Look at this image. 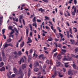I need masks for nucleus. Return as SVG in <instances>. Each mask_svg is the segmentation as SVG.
<instances>
[{
  "label": "nucleus",
  "instance_id": "21",
  "mask_svg": "<svg viewBox=\"0 0 78 78\" xmlns=\"http://www.w3.org/2000/svg\"><path fill=\"white\" fill-rule=\"evenodd\" d=\"M3 65H4V63H3V62H2L0 63V67H2Z\"/></svg>",
  "mask_w": 78,
  "mask_h": 78
},
{
  "label": "nucleus",
  "instance_id": "40",
  "mask_svg": "<svg viewBox=\"0 0 78 78\" xmlns=\"http://www.w3.org/2000/svg\"><path fill=\"white\" fill-rule=\"evenodd\" d=\"M63 60L64 61H67V58H63Z\"/></svg>",
  "mask_w": 78,
  "mask_h": 78
},
{
  "label": "nucleus",
  "instance_id": "58",
  "mask_svg": "<svg viewBox=\"0 0 78 78\" xmlns=\"http://www.w3.org/2000/svg\"><path fill=\"white\" fill-rule=\"evenodd\" d=\"M48 23H50V25H53V24H52V22H51L49 21Z\"/></svg>",
  "mask_w": 78,
  "mask_h": 78
},
{
  "label": "nucleus",
  "instance_id": "17",
  "mask_svg": "<svg viewBox=\"0 0 78 78\" xmlns=\"http://www.w3.org/2000/svg\"><path fill=\"white\" fill-rule=\"evenodd\" d=\"M24 44H25V43L24 42V41L22 42V44H21L20 45V47H23Z\"/></svg>",
  "mask_w": 78,
  "mask_h": 78
},
{
  "label": "nucleus",
  "instance_id": "55",
  "mask_svg": "<svg viewBox=\"0 0 78 78\" xmlns=\"http://www.w3.org/2000/svg\"><path fill=\"white\" fill-rule=\"evenodd\" d=\"M73 28H74V29H76L74 31L75 33H76V32H77V31H78V30H77V29H76V28H75V27H74Z\"/></svg>",
  "mask_w": 78,
  "mask_h": 78
},
{
  "label": "nucleus",
  "instance_id": "7",
  "mask_svg": "<svg viewBox=\"0 0 78 78\" xmlns=\"http://www.w3.org/2000/svg\"><path fill=\"white\" fill-rule=\"evenodd\" d=\"M55 47H59L60 48H61V47H62V45L61 44H58V45H57V43L55 44Z\"/></svg>",
  "mask_w": 78,
  "mask_h": 78
},
{
  "label": "nucleus",
  "instance_id": "8",
  "mask_svg": "<svg viewBox=\"0 0 78 78\" xmlns=\"http://www.w3.org/2000/svg\"><path fill=\"white\" fill-rule=\"evenodd\" d=\"M31 75V70H30V69H28V76H30Z\"/></svg>",
  "mask_w": 78,
  "mask_h": 78
},
{
  "label": "nucleus",
  "instance_id": "5",
  "mask_svg": "<svg viewBox=\"0 0 78 78\" xmlns=\"http://www.w3.org/2000/svg\"><path fill=\"white\" fill-rule=\"evenodd\" d=\"M28 41L27 42V44H28V43H31V42H32V41L31 40V38L29 37H28Z\"/></svg>",
  "mask_w": 78,
  "mask_h": 78
},
{
  "label": "nucleus",
  "instance_id": "56",
  "mask_svg": "<svg viewBox=\"0 0 78 78\" xmlns=\"http://www.w3.org/2000/svg\"><path fill=\"white\" fill-rule=\"evenodd\" d=\"M33 53V49H30V53Z\"/></svg>",
  "mask_w": 78,
  "mask_h": 78
},
{
  "label": "nucleus",
  "instance_id": "1",
  "mask_svg": "<svg viewBox=\"0 0 78 78\" xmlns=\"http://www.w3.org/2000/svg\"><path fill=\"white\" fill-rule=\"evenodd\" d=\"M71 31H72V29H71L70 28H69V30L66 31V33L68 38H69V37H70V36L69 35V32H70Z\"/></svg>",
  "mask_w": 78,
  "mask_h": 78
},
{
  "label": "nucleus",
  "instance_id": "10",
  "mask_svg": "<svg viewBox=\"0 0 78 78\" xmlns=\"http://www.w3.org/2000/svg\"><path fill=\"white\" fill-rule=\"evenodd\" d=\"M44 11V9H42V8H40L38 9V11H41V13L43 12V11Z\"/></svg>",
  "mask_w": 78,
  "mask_h": 78
},
{
  "label": "nucleus",
  "instance_id": "13",
  "mask_svg": "<svg viewBox=\"0 0 78 78\" xmlns=\"http://www.w3.org/2000/svg\"><path fill=\"white\" fill-rule=\"evenodd\" d=\"M70 42L72 43V44H75V41L73 40H70Z\"/></svg>",
  "mask_w": 78,
  "mask_h": 78
},
{
  "label": "nucleus",
  "instance_id": "36",
  "mask_svg": "<svg viewBox=\"0 0 78 78\" xmlns=\"http://www.w3.org/2000/svg\"><path fill=\"white\" fill-rule=\"evenodd\" d=\"M35 16V15H34V13L33 14V15H31V16L30 17V18H33V17L34 16Z\"/></svg>",
  "mask_w": 78,
  "mask_h": 78
},
{
  "label": "nucleus",
  "instance_id": "44",
  "mask_svg": "<svg viewBox=\"0 0 78 78\" xmlns=\"http://www.w3.org/2000/svg\"><path fill=\"white\" fill-rule=\"evenodd\" d=\"M11 76L12 78H14V77H15V76H16V74H13L12 76Z\"/></svg>",
  "mask_w": 78,
  "mask_h": 78
},
{
  "label": "nucleus",
  "instance_id": "60",
  "mask_svg": "<svg viewBox=\"0 0 78 78\" xmlns=\"http://www.w3.org/2000/svg\"><path fill=\"white\" fill-rule=\"evenodd\" d=\"M62 51L63 52H66V49H62Z\"/></svg>",
  "mask_w": 78,
  "mask_h": 78
},
{
  "label": "nucleus",
  "instance_id": "16",
  "mask_svg": "<svg viewBox=\"0 0 78 78\" xmlns=\"http://www.w3.org/2000/svg\"><path fill=\"white\" fill-rule=\"evenodd\" d=\"M12 41V39H11L10 38L7 39V41L8 42H11Z\"/></svg>",
  "mask_w": 78,
  "mask_h": 78
},
{
  "label": "nucleus",
  "instance_id": "50",
  "mask_svg": "<svg viewBox=\"0 0 78 78\" xmlns=\"http://www.w3.org/2000/svg\"><path fill=\"white\" fill-rule=\"evenodd\" d=\"M35 64H36V66H39V63H38V62H37L36 63H35Z\"/></svg>",
  "mask_w": 78,
  "mask_h": 78
},
{
  "label": "nucleus",
  "instance_id": "63",
  "mask_svg": "<svg viewBox=\"0 0 78 78\" xmlns=\"http://www.w3.org/2000/svg\"><path fill=\"white\" fill-rule=\"evenodd\" d=\"M56 36L58 39V38H59L60 36H59V35L58 34H57Z\"/></svg>",
  "mask_w": 78,
  "mask_h": 78
},
{
  "label": "nucleus",
  "instance_id": "18",
  "mask_svg": "<svg viewBox=\"0 0 78 78\" xmlns=\"http://www.w3.org/2000/svg\"><path fill=\"white\" fill-rule=\"evenodd\" d=\"M72 60V57H69L67 58V61H69Z\"/></svg>",
  "mask_w": 78,
  "mask_h": 78
},
{
  "label": "nucleus",
  "instance_id": "43",
  "mask_svg": "<svg viewBox=\"0 0 78 78\" xmlns=\"http://www.w3.org/2000/svg\"><path fill=\"white\" fill-rule=\"evenodd\" d=\"M73 66L74 69H76V65L75 64H73Z\"/></svg>",
  "mask_w": 78,
  "mask_h": 78
},
{
  "label": "nucleus",
  "instance_id": "14",
  "mask_svg": "<svg viewBox=\"0 0 78 78\" xmlns=\"http://www.w3.org/2000/svg\"><path fill=\"white\" fill-rule=\"evenodd\" d=\"M48 64H50V65H53V62H52V60H50L49 62H48Z\"/></svg>",
  "mask_w": 78,
  "mask_h": 78
},
{
  "label": "nucleus",
  "instance_id": "27",
  "mask_svg": "<svg viewBox=\"0 0 78 78\" xmlns=\"http://www.w3.org/2000/svg\"><path fill=\"white\" fill-rule=\"evenodd\" d=\"M75 53H76L78 52V48H76L75 50Z\"/></svg>",
  "mask_w": 78,
  "mask_h": 78
},
{
  "label": "nucleus",
  "instance_id": "38",
  "mask_svg": "<svg viewBox=\"0 0 78 78\" xmlns=\"http://www.w3.org/2000/svg\"><path fill=\"white\" fill-rule=\"evenodd\" d=\"M67 64H68V63H65V66L66 67H69V66L68 65H67Z\"/></svg>",
  "mask_w": 78,
  "mask_h": 78
},
{
  "label": "nucleus",
  "instance_id": "45",
  "mask_svg": "<svg viewBox=\"0 0 78 78\" xmlns=\"http://www.w3.org/2000/svg\"><path fill=\"white\" fill-rule=\"evenodd\" d=\"M14 33L12 31H11V32L10 33V35L9 36V37H11V35L12 34H13V33Z\"/></svg>",
  "mask_w": 78,
  "mask_h": 78
},
{
  "label": "nucleus",
  "instance_id": "37",
  "mask_svg": "<svg viewBox=\"0 0 78 78\" xmlns=\"http://www.w3.org/2000/svg\"><path fill=\"white\" fill-rule=\"evenodd\" d=\"M3 60V58L1 57V54L0 53V62L1 61H2V60Z\"/></svg>",
  "mask_w": 78,
  "mask_h": 78
},
{
  "label": "nucleus",
  "instance_id": "26",
  "mask_svg": "<svg viewBox=\"0 0 78 78\" xmlns=\"http://www.w3.org/2000/svg\"><path fill=\"white\" fill-rule=\"evenodd\" d=\"M68 74L69 75H72V72L71 71H68Z\"/></svg>",
  "mask_w": 78,
  "mask_h": 78
},
{
  "label": "nucleus",
  "instance_id": "46",
  "mask_svg": "<svg viewBox=\"0 0 78 78\" xmlns=\"http://www.w3.org/2000/svg\"><path fill=\"white\" fill-rule=\"evenodd\" d=\"M23 19V16H20V20H21Z\"/></svg>",
  "mask_w": 78,
  "mask_h": 78
},
{
  "label": "nucleus",
  "instance_id": "57",
  "mask_svg": "<svg viewBox=\"0 0 78 78\" xmlns=\"http://www.w3.org/2000/svg\"><path fill=\"white\" fill-rule=\"evenodd\" d=\"M74 4H76L77 3V1H76V0H74Z\"/></svg>",
  "mask_w": 78,
  "mask_h": 78
},
{
  "label": "nucleus",
  "instance_id": "33",
  "mask_svg": "<svg viewBox=\"0 0 78 78\" xmlns=\"http://www.w3.org/2000/svg\"><path fill=\"white\" fill-rule=\"evenodd\" d=\"M61 73H58V76H59V77H62V76H63L62 75H61Z\"/></svg>",
  "mask_w": 78,
  "mask_h": 78
},
{
  "label": "nucleus",
  "instance_id": "54",
  "mask_svg": "<svg viewBox=\"0 0 78 78\" xmlns=\"http://www.w3.org/2000/svg\"><path fill=\"white\" fill-rule=\"evenodd\" d=\"M29 66L30 67V69H32V64H30V65H29Z\"/></svg>",
  "mask_w": 78,
  "mask_h": 78
},
{
  "label": "nucleus",
  "instance_id": "42",
  "mask_svg": "<svg viewBox=\"0 0 78 78\" xmlns=\"http://www.w3.org/2000/svg\"><path fill=\"white\" fill-rule=\"evenodd\" d=\"M9 30H11L12 28V26H9L8 27Z\"/></svg>",
  "mask_w": 78,
  "mask_h": 78
},
{
  "label": "nucleus",
  "instance_id": "28",
  "mask_svg": "<svg viewBox=\"0 0 78 78\" xmlns=\"http://www.w3.org/2000/svg\"><path fill=\"white\" fill-rule=\"evenodd\" d=\"M35 56L36 58H37V57L38 55H37V54L36 55V53H35V52H34V53L33 54V57H34V56Z\"/></svg>",
  "mask_w": 78,
  "mask_h": 78
},
{
  "label": "nucleus",
  "instance_id": "9",
  "mask_svg": "<svg viewBox=\"0 0 78 78\" xmlns=\"http://www.w3.org/2000/svg\"><path fill=\"white\" fill-rule=\"evenodd\" d=\"M57 64L56 66L57 67H59L60 66V62H59L58 61H56Z\"/></svg>",
  "mask_w": 78,
  "mask_h": 78
},
{
  "label": "nucleus",
  "instance_id": "2",
  "mask_svg": "<svg viewBox=\"0 0 78 78\" xmlns=\"http://www.w3.org/2000/svg\"><path fill=\"white\" fill-rule=\"evenodd\" d=\"M76 8L75 7L74 9V11L72 12V15L73 16H75L76 11Z\"/></svg>",
  "mask_w": 78,
  "mask_h": 78
},
{
  "label": "nucleus",
  "instance_id": "49",
  "mask_svg": "<svg viewBox=\"0 0 78 78\" xmlns=\"http://www.w3.org/2000/svg\"><path fill=\"white\" fill-rule=\"evenodd\" d=\"M56 51H57V48H55L54 49L53 52H55Z\"/></svg>",
  "mask_w": 78,
  "mask_h": 78
},
{
  "label": "nucleus",
  "instance_id": "24",
  "mask_svg": "<svg viewBox=\"0 0 78 78\" xmlns=\"http://www.w3.org/2000/svg\"><path fill=\"white\" fill-rule=\"evenodd\" d=\"M36 16H34L32 20L33 22H34V23L36 22Z\"/></svg>",
  "mask_w": 78,
  "mask_h": 78
},
{
  "label": "nucleus",
  "instance_id": "59",
  "mask_svg": "<svg viewBox=\"0 0 78 78\" xmlns=\"http://www.w3.org/2000/svg\"><path fill=\"white\" fill-rule=\"evenodd\" d=\"M72 1H73V0H70L69 2V3L70 4L72 3Z\"/></svg>",
  "mask_w": 78,
  "mask_h": 78
},
{
  "label": "nucleus",
  "instance_id": "62",
  "mask_svg": "<svg viewBox=\"0 0 78 78\" xmlns=\"http://www.w3.org/2000/svg\"><path fill=\"white\" fill-rule=\"evenodd\" d=\"M53 30V31L54 33H56V29H54V30Z\"/></svg>",
  "mask_w": 78,
  "mask_h": 78
},
{
  "label": "nucleus",
  "instance_id": "32",
  "mask_svg": "<svg viewBox=\"0 0 78 78\" xmlns=\"http://www.w3.org/2000/svg\"><path fill=\"white\" fill-rule=\"evenodd\" d=\"M49 39H48V41H51L53 40V39L51 37H49Z\"/></svg>",
  "mask_w": 78,
  "mask_h": 78
},
{
  "label": "nucleus",
  "instance_id": "39",
  "mask_svg": "<svg viewBox=\"0 0 78 78\" xmlns=\"http://www.w3.org/2000/svg\"><path fill=\"white\" fill-rule=\"evenodd\" d=\"M44 2H46V3H48V0H42Z\"/></svg>",
  "mask_w": 78,
  "mask_h": 78
},
{
  "label": "nucleus",
  "instance_id": "12",
  "mask_svg": "<svg viewBox=\"0 0 78 78\" xmlns=\"http://www.w3.org/2000/svg\"><path fill=\"white\" fill-rule=\"evenodd\" d=\"M5 68L4 67H3L2 68L0 69V71L2 72V71H5Z\"/></svg>",
  "mask_w": 78,
  "mask_h": 78
},
{
  "label": "nucleus",
  "instance_id": "64",
  "mask_svg": "<svg viewBox=\"0 0 78 78\" xmlns=\"http://www.w3.org/2000/svg\"><path fill=\"white\" fill-rule=\"evenodd\" d=\"M42 31L43 32V33H45V34H47V32L45 31V30H43Z\"/></svg>",
  "mask_w": 78,
  "mask_h": 78
},
{
  "label": "nucleus",
  "instance_id": "19",
  "mask_svg": "<svg viewBox=\"0 0 78 78\" xmlns=\"http://www.w3.org/2000/svg\"><path fill=\"white\" fill-rule=\"evenodd\" d=\"M58 34L61 37V38L62 39V37H64V35L62 34L61 33H59Z\"/></svg>",
  "mask_w": 78,
  "mask_h": 78
},
{
  "label": "nucleus",
  "instance_id": "11",
  "mask_svg": "<svg viewBox=\"0 0 78 78\" xmlns=\"http://www.w3.org/2000/svg\"><path fill=\"white\" fill-rule=\"evenodd\" d=\"M61 58L62 57H61V55H59L57 56V58L58 59L60 60L61 59Z\"/></svg>",
  "mask_w": 78,
  "mask_h": 78
},
{
  "label": "nucleus",
  "instance_id": "41",
  "mask_svg": "<svg viewBox=\"0 0 78 78\" xmlns=\"http://www.w3.org/2000/svg\"><path fill=\"white\" fill-rule=\"evenodd\" d=\"M45 18L46 19H47V20H50V18L48 17V16H45Z\"/></svg>",
  "mask_w": 78,
  "mask_h": 78
},
{
  "label": "nucleus",
  "instance_id": "3",
  "mask_svg": "<svg viewBox=\"0 0 78 78\" xmlns=\"http://www.w3.org/2000/svg\"><path fill=\"white\" fill-rule=\"evenodd\" d=\"M14 30L15 31L16 33H15V35H16V36H18V34H19V31L16 27H14Z\"/></svg>",
  "mask_w": 78,
  "mask_h": 78
},
{
  "label": "nucleus",
  "instance_id": "20",
  "mask_svg": "<svg viewBox=\"0 0 78 78\" xmlns=\"http://www.w3.org/2000/svg\"><path fill=\"white\" fill-rule=\"evenodd\" d=\"M13 70L15 73H17V70L16 68H14L13 69Z\"/></svg>",
  "mask_w": 78,
  "mask_h": 78
},
{
  "label": "nucleus",
  "instance_id": "52",
  "mask_svg": "<svg viewBox=\"0 0 78 78\" xmlns=\"http://www.w3.org/2000/svg\"><path fill=\"white\" fill-rule=\"evenodd\" d=\"M37 22L41 23V20H39V19H37Z\"/></svg>",
  "mask_w": 78,
  "mask_h": 78
},
{
  "label": "nucleus",
  "instance_id": "22",
  "mask_svg": "<svg viewBox=\"0 0 78 78\" xmlns=\"http://www.w3.org/2000/svg\"><path fill=\"white\" fill-rule=\"evenodd\" d=\"M39 70V69L37 68H35L34 69V72H37V71H38Z\"/></svg>",
  "mask_w": 78,
  "mask_h": 78
},
{
  "label": "nucleus",
  "instance_id": "34",
  "mask_svg": "<svg viewBox=\"0 0 78 78\" xmlns=\"http://www.w3.org/2000/svg\"><path fill=\"white\" fill-rule=\"evenodd\" d=\"M33 26L35 27V28H37V25L36 24V23H33Z\"/></svg>",
  "mask_w": 78,
  "mask_h": 78
},
{
  "label": "nucleus",
  "instance_id": "29",
  "mask_svg": "<svg viewBox=\"0 0 78 78\" xmlns=\"http://www.w3.org/2000/svg\"><path fill=\"white\" fill-rule=\"evenodd\" d=\"M19 72V73H20V74H21L22 73V69H20Z\"/></svg>",
  "mask_w": 78,
  "mask_h": 78
},
{
  "label": "nucleus",
  "instance_id": "47",
  "mask_svg": "<svg viewBox=\"0 0 78 78\" xmlns=\"http://www.w3.org/2000/svg\"><path fill=\"white\" fill-rule=\"evenodd\" d=\"M13 54L14 55H17V54H18V53H17V51H15L14 52H13Z\"/></svg>",
  "mask_w": 78,
  "mask_h": 78
},
{
  "label": "nucleus",
  "instance_id": "23",
  "mask_svg": "<svg viewBox=\"0 0 78 78\" xmlns=\"http://www.w3.org/2000/svg\"><path fill=\"white\" fill-rule=\"evenodd\" d=\"M26 36H28V28L26 29Z\"/></svg>",
  "mask_w": 78,
  "mask_h": 78
},
{
  "label": "nucleus",
  "instance_id": "35",
  "mask_svg": "<svg viewBox=\"0 0 78 78\" xmlns=\"http://www.w3.org/2000/svg\"><path fill=\"white\" fill-rule=\"evenodd\" d=\"M29 26H30V30L32 31V30H33V27L31 26V24H30L29 25Z\"/></svg>",
  "mask_w": 78,
  "mask_h": 78
},
{
  "label": "nucleus",
  "instance_id": "15",
  "mask_svg": "<svg viewBox=\"0 0 78 78\" xmlns=\"http://www.w3.org/2000/svg\"><path fill=\"white\" fill-rule=\"evenodd\" d=\"M72 55L73 58H76V59H78V55L75 56V55L72 54Z\"/></svg>",
  "mask_w": 78,
  "mask_h": 78
},
{
  "label": "nucleus",
  "instance_id": "48",
  "mask_svg": "<svg viewBox=\"0 0 78 78\" xmlns=\"http://www.w3.org/2000/svg\"><path fill=\"white\" fill-rule=\"evenodd\" d=\"M44 56V55H43V54L40 55H39V56H38V58H41V57H42V56Z\"/></svg>",
  "mask_w": 78,
  "mask_h": 78
},
{
  "label": "nucleus",
  "instance_id": "51",
  "mask_svg": "<svg viewBox=\"0 0 78 78\" xmlns=\"http://www.w3.org/2000/svg\"><path fill=\"white\" fill-rule=\"evenodd\" d=\"M20 60L21 61H22L23 62H24L25 61H24V59H23V58H21V59Z\"/></svg>",
  "mask_w": 78,
  "mask_h": 78
},
{
  "label": "nucleus",
  "instance_id": "30",
  "mask_svg": "<svg viewBox=\"0 0 78 78\" xmlns=\"http://www.w3.org/2000/svg\"><path fill=\"white\" fill-rule=\"evenodd\" d=\"M4 48H6V47H8L7 43H5V44L4 45Z\"/></svg>",
  "mask_w": 78,
  "mask_h": 78
},
{
  "label": "nucleus",
  "instance_id": "31",
  "mask_svg": "<svg viewBox=\"0 0 78 78\" xmlns=\"http://www.w3.org/2000/svg\"><path fill=\"white\" fill-rule=\"evenodd\" d=\"M2 19H3V17H0V24L2 23Z\"/></svg>",
  "mask_w": 78,
  "mask_h": 78
},
{
  "label": "nucleus",
  "instance_id": "6",
  "mask_svg": "<svg viewBox=\"0 0 78 78\" xmlns=\"http://www.w3.org/2000/svg\"><path fill=\"white\" fill-rule=\"evenodd\" d=\"M27 65L26 64H23L22 66V69H25V68H26V67H27Z\"/></svg>",
  "mask_w": 78,
  "mask_h": 78
},
{
  "label": "nucleus",
  "instance_id": "25",
  "mask_svg": "<svg viewBox=\"0 0 78 78\" xmlns=\"http://www.w3.org/2000/svg\"><path fill=\"white\" fill-rule=\"evenodd\" d=\"M18 54L19 56H20L21 55H22V52H21V51H18Z\"/></svg>",
  "mask_w": 78,
  "mask_h": 78
},
{
  "label": "nucleus",
  "instance_id": "61",
  "mask_svg": "<svg viewBox=\"0 0 78 78\" xmlns=\"http://www.w3.org/2000/svg\"><path fill=\"white\" fill-rule=\"evenodd\" d=\"M19 43L18 42H17L16 43V47H18L19 46H18V45H19Z\"/></svg>",
  "mask_w": 78,
  "mask_h": 78
},
{
  "label": "nucleus",
  "instance_id": "53",
  "mask_svg": "<svg viewBox=\"0 0 78 78\" xmlns=\"http://www.w3.org/2000/svg\"><path fill=\"white\" fill-rule=\"evenodd\" d=\"M2 34H4V33H5V29L2 30Z\"/></svg>",
  "mask_w": 78,
  "mask_h": 78
},
{
  "label": "nucleus",
  "instance_id": "4",
  "mask_svg": "<svg viewBox=\"0 0 78 78\" xmlns=\"http://www.w3.org/2000/svg\"><path fill=\"white\" fill-rule=\"evenodd\" d=\"M2 56L3 59H5V53H4V51H3V50L2 51Z\"/></svg>",
  "mask_w": 78,
  "mask_h": 78
}]
</instances>
